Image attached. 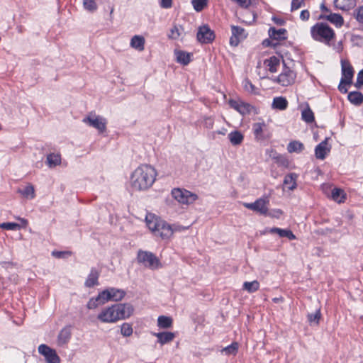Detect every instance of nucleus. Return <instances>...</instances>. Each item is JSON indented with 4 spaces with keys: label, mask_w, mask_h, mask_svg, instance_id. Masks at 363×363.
<instances>
[{
    "label": "nucleus",
    "mask_w": 363,
    "mask_h": 363,
    "mask_svg": "<svg viewBox=\"0 0 363 363\" xmlns=\"http://www.w3.org/2000/svg\"><path fill=\"white\" fill-rule=\"evenodd\" d=\"M145 223L155 236L160 237L163 240L170 238L175 232H182L189 228L177 223L170 225L152 213L146 215Z\"/></svg>",
    "instance_id": "nucleus-1"
},
{
    "label": "nucleus",
    "mask_w": 363,
    "mask_h": 363,
    "mask_svg": "<svg viewBox=\"0 0 363 363\" xmlns=\"http://www.w3.org/2000/svg\"><path fill=\"white\" fill-rule=\"evenodd\" d=\"M157 177L155 169L150 164H140L131 174L130 182L135 191H145L154 184Z\"/></svg>",
    "instance_id": "nucleus-2"
},
{
    "label": "nucleus",
    "mask_w": 363,
    "mask_h": 363,
    "mask_svg": "<svg viewBox=\"0 0 363 363\" xmlns=\"http://www.w3.org/2000/svg\"><path fill=\"white\" fill-rule=\"evenodd\" d=\"M312 38L318 42L330 45L335 38L334 30L327 23L323 22L316 23L311 28Z\"/></svg>",
    "instance_id": "nucleus-3"
},
{
    "label": "nucleus",
    "mask_w": 363,
    "mask_h": 363,
    "mask_svg": "<svg viewBox=\"0 0 363 363\" xmlns=\"http://www.w3.org/2000/svg\"><path fill=\"white\" fill-rule=\"evenodd\" d=\"M172 196L180 204L190 205L198 199L197 194L182 188H174L171 191Z\"/></svg>",
    "instance_id": "nucleus-4"
},
{
    "label": "nucleus",
    "mask_w": 363,
    "mask_h": 363,
    "mask_svg": "<svg viewBox=\"0 0 363 363\" xmlns=\"http://www.w3.org/2000/svg\"><path fill=\"white\" fill-rule=\"evenodd\" d=\"M137 259L139 263L151 269H157L162 266L160 259L151 252L139 250Z\"/></svg>",
    "instance_id": "nucleus-5"
},
{
    "label": "nucleus",
    "mask_w": 363,
    "mask_h": 363,
    "mask_svg": "<svg viewBox=\"0 0 363 363\" xmlns=\"http://www.w3.org/2000/svg\"><path fill=\"white\" fill-rule=\"evenodd\" d=\"M82 122L96 129L99 133H103L106 130L107 124V121L104 117L98 116L94 113H89L82 119Z\"/></svg>",
    "instance_id": "nucleus-6"
},
{
    "label": "nucleus",
    "mask_w": 363,
    "mask_h": 363,
    "mask_svg": "<svg viewBox=\"0 0 363 363\" xmlns=\"http://www.w3.org/2000/svg\"><path fill=\"white\" fill-rule=\"evenodd\" d=\"M269 203V199L267 196H265L257 199L253 203H245L244 206L261 215L267 216Z\"/></svg>",
    "instance_id": "nucleus-7"
},
{
    "label": "nucleus",
    "mask_w": 363,
    "mask_h": 363,
    "mask_svg": "<svg viewBox=\"0 0 363 363\" xmlns=\"http://www.w3.org/2000/svg\"><path fill=\"white\" fill-rule=\"evenodd\" d=\"M296 78V73L289 67H286L284 62L283 69L276 81L281 86H286L294 83Z\"/></svg>",
    "instance_id": "nucleus-8"
},
{
    "label": "nucleus",
    "mask_w": 363,
    "mask_h": 363,
    "mask_svg": "<svg viewBox=\"0 0 363 363\" xmlns=\"http://www.w3.org/2000/svg\"><path fill=\"white\" fill-rule=\"evenodd\" d=\"M40 354L45 357L46 363H60V358L57 354L55 350L51 348L45 344H41L38 347Z\"/></svg>",
    "instance_id": "nucleus-9"
},
{
    "label": "nucleus",
    "mask_w": 363,
    "mask_h": 363,
    "mask_svg": "<svg viewBox=\"0 0 363 363\" xmlns=\"http://www.w3.org/2000/svg\"><path fill=\"white\" fill-rule=\"evenodd\" d=\"M112 296L113 295L109 290H104L96 297L90 298L86 306L89 309H94L99 306L104 305L108 302L111 299Z\"/></svg>",
    "instance_id": "nucleus-10"
},
{
    "label": "nucleus",
    "mask_w": 363,
    "mask_h": 363,
    "mask_svg": "<svg viewBox=\"0 0 363 363\" xmlns=\"http://www.w3.org/2000/svg\"><path fill=\"white\" fill-rule=\"evenodd\" d=\"M215 33L209 26L203 25L199 28L196 38L199 43L202 44L211 43L215 39Z\"/></svg>",
    "instance_id": "nucleus-11"
},
{
    "label": "nucleus",
    "mask_w": 363,
    "mask_h": 363,
    "mask_svg": "<svg viewBox=\"0 0 363 363\" xmlns=\"http://www.w3.org/2000/svg\"><path fill=\"white\" fill-rule=\"evenodd\" d=\"M133 307L130 303L115 304V321L128 318L133 313Z\"/></svg>",
    "instance_id": "nucleus-12"
},
{
    "label": "nucleus",
    "mask_w": 363,
    "mask_h": 363,
    "mask_svg": "<svg viewBox=\"0 0 363 363\" xmlns=\"http://www.w3.org/2000/svg\"><path fill=\"white\" fill-rule=\"evenodd\" d=\"M228 104L242 116L250 114L254 108L251 104L240 99H231L228 101Z\"/></svg>",
    "instance_id": "nucleus-13"
},
{
    "label": "nucleus",
    "mask_w": 363,
    "mask_h": 363,
    "mask_svg": "<svg viewBox=\"0 0 363 363\" xmlns=\"http://www.w3.org/2000/svg\"><path fill=\"white\" fill-rule=\"evenodd\" d=\"M341 66H342V83H345V84H351L352 82V78L354 76V70L353 67L350 65V63L347 60H341Z\"/></svg>",
    "instance_id": "nucleus-14"
},
{
    "label": "nucleus",
    "mask_w": 363,
    "mask_h": 363,
    "mask_svg": "<svg viewBox=\"0 0 363 363\" xmlns=\"http://www.w3.org/2000/svg\"><path fill=\"white\" fill-rule=\"evenodd\" d=\"M232 36L230 38V44L232 46H237L240 40L247 38V33L245 30L240 26H232Z\"/></svg>",
    "instance_id": "nucleus-15"
},
{
    "label": "nucleus",
    "mask_w": 363,
    "mask_h": 363,
    "mask_svg": "<svg viewBox=\"0 0 363 363\" xmlns=\"http://www.w3.org/2000/svg\"><path fill=\"white\" fill-rule=\"evenodd\" d=\"M319 19H325L334 24L337 28L341 27L344 23L342 16L338 13H330L328 14H320Z\"/></svg>",
    "instance_id": "nucleus-16"
},
{
    "label": "nucleus",
    "mask_w": 363,
    "mask_h": 363,
    "mask_svg": "<svg viewBox=\"0 0 363 363\" xmlns=\"http://www.w3.org/2000/svg\"><path fill=\"white\" fill-rule=\"evenodd\" d=\"M329 152L330 148L328 147L327 138L320 143L315 148V155L316 158L320 160H324Z\"/></svg>",
    "instance_id": "nucleus-17"
},
{
    "label": "nucleus",
    "mask_w": 363,
    "mask_h": 363,
    "mask_svg": "<svg viewBox=\"0 0 363 363\" xmlns=\"http://www.w3.org/2000/svg\"><path fill=\"white\" fill-rule=\"evenodd\" d=\"M71 338V330L68 327L62 328L57 335V344L63 346L67 344Z\"/></svg>",
    "instance_id": "nucleus-18"
},
{
    "label": "nucleus",
    "mask_w": 363,
    "mask_h": 363,
    "mask_svg": "<svg viewBox=\"0 0 363 363\" xmlns=\"http://www.w3.org/2000/svg\"><path fill=\"white\" fill-rule=\"evenodd\" d=\"M269 233H277L281 238H287L289 240H295L296 235L289 229H281L279 228H272L267 230Z\"/></svg>",
    "instance_id": "nucleus-19"
},
{
    "label": "nucleus",
    "mask_w": 363,
    "mask_h": 363,
    "mask_svg": "<svg viewBox=\"0 0 363 363\" xmlns=\"http://www.w3.org/2000/svg\"><path fill=\"white\" fill-rule=\"evenodd\" d=\"M17 192L28 200L33 199L35 197V189L31 184H28L25 186L19 188Z\"/></svg>",
    "instance_id": "nucleus-20"
},
{
    "label": "nucleus",
    "mask_w": 363,
    "mask_h": 363,
    "mask_svg": "<svg viewBox=\"0 0 363 363\" xmlns=\"http://www.w3.org/2000/svg\"><path fill=\"white\" fill-rule=\"evenodd\" d=\"M153 335L157 337V342L162 345L172 342L175 337L174 333L172 332L155 333Z\"/></svg>",
    "instance_id": "nucleus-21"
},
{
    "label": "nucleus",
    "mask_w": 363,
    "mask_h": 363,
    "mask_svg": "<svg viewBox=\"0 0 363 363\" xmlns=\"http://www.w3.org/2000/svg\"><path fill=\"white\" fill-rule=\"evenodd\" d=\"M99 277V272L96 269L92 268L85 281V283H84L85 286L91 288V287L98 285L99 284V281H98Z\"/></svg>",
    "instance_id": "nucleus-22"
},
{
    "label": "nucleus",
    "mask_w": 363,
    "mask_h": 363,
    "mask_svg": "<svg viewBox=\"0 0 363 363\" xmlns=\"http://www.w3.org/2000/svg\"><path fill=\"white\" fill-rule=\"evenodd\" d=\"M269 35L273 40H282L287 38L286 30L285 28L276 29L272 27L269 29Z\"/></svg>",
    "instance_id": "nucleus-23"
},
{
    "label": "nucleus",
    "mask_w": 363,
    "mask_h": 363,
    "mask_svg": "<svg viewBox=\"0 0 363 363\" xmlns=\"http://www.w3.org/2000/svg\"><path fill=\"white\" fill-rule=\"evenodd\" d=\"M297 178L298 174L296 173L286 174L284 179V185L290 191L294 190L297 186Z\"/></svg>",
    "instance_id": "nucleus-24"
},
{
    "label": "nucleus",
    "mask_w": 363,
    "mask_h": 363,
    "mask_svg": "<svg viewBox=\"0 0 363 363\" xmlns=\"http://www.w3.org/2000/svg\"><path fill=\"white\" fill-rule=\"evenodd\" d=\"M98 319L104 323L113 322V306L103 310L98 315Z\"/></svg>",
    "instance_id": "nucleus-25"
},
{
    "label": "nucleus",
    "mask_w": 363,
    "mask_h": 363,
    "mask_svg": "<svg viewBox=\"0 0 363 363\" xmlns=\"http://www.w3.org/2000/svg\"><path fill=\"white\" fill-rule=\"evenodd\" d=\"M145 40L142 35H134L130 40V46L138 50L143 51L145 49Z\"/></svg>",
    "instance_id": "nucleus-26"
},
{
    "label": "nucleus",
    "mask_w": 363,
    "mask_h": 363,
    "mask_svg": "<svg viewBox=\"0 0 363 363\" xmlns=\"http://www.w3.org/2000/svg\"><path fill=\"white\" fill-rule=\"evenodd\" d=\"M184 33V28L181 25L174 24L167 35L169 39L178 40Z\"/></svg>",
    "instance_id": "nucleus-27"
},
{
    "label": "nucleus",
    "mask_w": 363,
    "mask_h": 363,
    "mask_svg": "<svg viewBox=\"0 0 363 363\" xmlns=\"http://www.w3.org/2000/svg\"><path fill=\"white\" fill-rule=\"evenodd\" d=\"M288 107V101L283 96H277L273 99L272 108L273 109H277L284 111Z\"/></svg>",
    "instance_id": "nucleus-28"
},
{
    "label": "nucleus",
    "mask_w": 363,
    "mask_h": 363,
    "mask_svg": "<svg viewBox=\"0 0 363 363\" xmlns=\"http://www.w3.org/2000/svg\"><path fill=\"white\" fill-rule=\"evenodd\" d=\"M355 4V0H334L335 6L343 11H347L353 8Z\"/></svg>",
    "instance_id": "nucleus-29"
},
{
    "label": "nucleus",
    "mask_w": 363,
    "mask_h": 363,
    "mask_svg": "<svg viewBox=\"0 0 363 363\" xmlns=\"http://www.w3.org/2000/svg\"><path fill=\"white\" fill-rule=\"evenodd\" d=\"M61 163V155L59 153H50L47 155L46 164L50 168H54Z\"/></svg>",
    "instance_id": "nucleus-30"
},
{
    "label": "nucleus",
    "mask_w": 363,
    "mask_h": 363,
    "mask_svg": "<svg viewBox=\"0 0 363 363\" xmlns=\"http://www.w3.org/2000/svg\"><path fill=\"white\" fill-rule=\"evenodd\" d=\"M175 55L177 62L187 65L191 62V54L182 50H176Z\"/></svg>",
    "instance_id": "nucleus-31"
},
{
    "label": "nucleus",
    "mask_w": 363,
    "mask_h": 363,
    "mask_svg": "<svg viewBox=\"0 0 363 363\" xmlns=\"http://www.w3.org/2000/svg\"><path fill=\"white\" fill-rule=\"evenodd\" d=\"M301 119L307 123H311L315 120L314 113L308 104L301 111Z\"/></svg>",
    "instance_id": "nucleus-32"
},
{
    "label": "nucleus",
    "mask_w": 363,
    "mask_h": 363,
    "mask_svg": "<svg viewBox=\"0 0 363 363\" xmlns=\"http://www.w3.org/2000/svg\"><path fill=\"white\" fill-rule=\"evenodd\" d=\"M266 127H267V125L264 122L255 123L253 124L252 130H253L255 137L257 140L264 139L263 132Z\"/></svg>",
    "instance_id": "nucleus-33"
},
{
    "label": "nucleus",
    "mask_w": 363,
    "mask_h": 363,
    "mask_svg": "<svg viewBox=\"0 0 363 363\" xmlns=\"http://www.w3.org/2000/svg\"><path fill=\"white\" fill-rule=\"evenodd\" d=\"M228 139L233 145H238L243 141L244 136L238 130H234L228 134Z\"/></svg>",
    "instance_id": "nucleus-34"
},
{
    "label": "nucleus",
    "mask_w": 363,
    "mask_h": 363,
    "mask_svg": "<svg viewBox=\"0 0 363 363\" xmlns=\"http://www.w3.org/2000/svg\"><path fill=\"white\" fill-rule=\"evenodd\" d=\"M239 344L237 342H232L230 345L220 350V353L227 356H235L238 352Z\"/></svg>",
    "instance_id": "nucleus-35"
},
{
    "label": "nucleus",
    "mask_w": 363,
    "mask_h": 363,
    "mask_svg": "<svg viewBox=\"0 0 363 363\" xmlns=\"http://www.w3.org/2000/svg\"><path fill=\"white\" fill-rule=\"evenodd\" d=\"M347 99L352 104L359 106L363 102V94L359 91H351L348 94Z\"/></svg>",
    "instance_id": "nucleus-36"
},
{
    "label": "nucleus",
    "mask_w": 363,
    "mask_h": 363,
    "mask_svg": "<svg viewBox=\"0 0 363 363\" xmlns=\"http://www.w3.org/2000/svg\"><path fill=\"white\" fill-rule=\"evenodd\" d=\"M303 150H304L303 144L298 140L291 141L287 145V150L289 153H292V152L300 153Z\"/></svg>",
    "instance_id": "nucleus-37"
},
{
    "label": "nucleus",
    "mask_w": 363,
    "mask_h": 363,
    "mask_svg": "<svg viewBox=\"0 0 363 363\" xmlns=\"http://www.w3.org/2000/svg\"><path fill=\"white\" fill-rule=\"evenodd\" d=\"M242 85L245 91L255 95L259 94V89L256 87L248 78L243 79Z\"/></svg>",
    "instance_id": "nucleus-38"
},
{
    "label": "nucleus",
    "mask_w": 363,
    "mask_h": 363,
    "mask_svg": "<svg viewBox=\"0 0 363 363\" xmlns=\"http://www.w3.org/2000/svg\"><path fill=\"white\" fill-rule=\"evenodd\" d=\"M101 0H83L84 9L89 12H94Z\"/></svg>",
    "instance_id": "nucleus-39"
},
{
    "label": "nucleus",
    "mask_w": 363,
    "mask_h": 363,
    "mask_svg": "<svg viewBox=\"0 0 363 363\" xmlns=\"http://www.w3.org/2000/svg\"><path fill=\"white\" fill-rule=\"evenodd\" d=\"M242 289L249 293H254L259 289V283L257 281H245L243 284Z\"/></svg>",
    "instance_id": "nucleus-40"
},
{
    "label": "nucleus",
    "mask_w": 363,
    "mask_h": 363,
    "mask_svg": "<svg viewBox=\"0 0 363 363\" xmlns=\"http://www.w3.org/2000/svg\"><path fill=\"white\" fill-rule=\"evenodd\" d=\"M172 325V319L170 317L160 315L157 319V325L161 328H169Z\"/></svg>",
    "instance_id": "nucleus-41"
},
{
    "label": "nucleus",
    "mask_w": 363,
    "mask_h": 363,
    "mask_svg": "<svg viewBox=\"0 0 363 363\" xmlns=\"http://www.w3.org/2000/svg\"><path fill=\"white\" fill-rule=\"evenodd\" d=\"M191 3L196 12H201L207 7L208 0H191Z\"/></svg>",
    "instance_id": "nucleus-42"
},
{
    "label": "nucleus",
    "mask_w": 363,
    "mask_h": 363,
    "mask_svg": "<svg viewBox=\"0 0 363 363\" xmlns=\"http://www.w3.org/2000/svg\"><path fill=\"white\" fill-rule=\"evenodd\" d=\"M331 197L334 201L338 203L343 202L345 199L344 191L341 189L335 188L331 192Z\"/></svg>",
    "instance_id": "nucleus-43"
},
{
    "label": "nucleus",
    "mask_w": 363,
    "mask_h": 363,
    "mask_svg": "<svg viewBox=\"0 0 363 363\" xmlns=\"http://www.w3.org/2000/svg\"><path fill=\"white\" fill-rule=\"evenodd\" d=\"M279 65V60L276 57H272L269 59L267 67H269V72L274 73L277 71V66Z\"/></svg>",
    "instance_id": "nucleus-44"
},
{
    "label": "nucleus",
    "mask_w": 363,
    "mask_h": 363,
    "mask_svg": "<svg viewBox=\"0 0 363 363\" xmlns=\"http://www.w3.org/2000/svg\"><path fill=\"white\" fill-rule=\"evenodd\" d=\"M0 228L7 230H17L21 228V225L16 223H0Z\"/></svg>",
    "instance_id": "nucleus-45"
},
{
    "label": "nucleus",
    "mask_w": 363,
    "mask_h": 363,
    "mask_svg": "<svg viewBox=\"0 0 363 363\" xmlns=\"http://www.w3.org/2000/svg\"><path fill=\"white\" fill-rule=\"evenodd\" d=\"M121 333L125 337H129L133 333L132 325L129 323H125L121 327Z\"/></svg>",
    "instance_id": "nucleus-46"
},
{
    "label": "nucleus",
    "mask_w": 363,
    "mask_h": 363,
    "mask_svg": "<svg viewBox=\"0 0 363 363\" xmlns=\"http://www.w3.org/2000/svg\"><path fill=\"white\" fill-rule=\"evenodd\" d=\"M321 317L320 310L318 309L314 313H311L308 315V320L310 323L315 322L317 324L319 323V320Z\"/></svg>",
    "instance_id": "nucleus-47"
},
{
    "label": "nucleus",
    "mask_w": 363,
    "mask_h": 363,
    "mask_svg": "<svg viewBox=\"0 0 363 363\" xmlns=\"http://www.w3.org/2000/svg\"><path fill=\"white\" fill-rule=\"evenodd\" d=\"M354 16L359 23L363 24V5L354 10Z\"/></svg>",
    "instance_id": "nucleus-48"
},
{
    "label": "nucleus",
    "mask_w": 363,
    "mask_h": 363,
    "mask_svg": "<svg viewBox=\"0 0 363 363\" xmlns=\"http://www.w3.org/2000/svg\"><path fill=\"white\" fill-rule=\"evenodd\" d=\"M276 162L284 167H288L289 162L287 158H286L284 156L281 155H277L276 157H274Z\"/></svg>",
    "instance_id": "nucleus-49"
},
{
    "label": "nucleus",
    "mask_w": 363,
    "mask_h": 363,
    "mask_svg": "<svg viewBox=\"0 0 363 363\" xmlns=\"http://www.w3.org/2000/svg\"><path fill=\"white\" fill-rule=\"evenodd\" d=\"M203 125L207 129H211L213 127L214 119L210 116H205L203 121Z\"/></svg>",
    "instance_id": "nucleus-50"
},
{
    "label": "nucleus",
    "mask_w": 363,
    "mask_h": 363,
    "mask_svg": "<svg viewBox=\"0 0 363 363\" xmlns=\"http://www.w3.org/2000/svg\"><path fill=\"white\" fill-rule=\"evenodd\" d=\"M282 214L283 211L281 209H273L270 211H268L266 216L279 218Z\"/></svg>",
    "instance_id": "nucleus-51"
},
{
    "label": "nucleus",
    "mask_w": 363,
    "mask_h": 363,
    "mask_svg": "<svg viewBox=\"0 0 363 363\" xmlns=\"http://www.w3.org/2000/svg\"><path fill=\"white\" fill-rule=\"evenodd\" d=\"M303 5H304L303 0H292L291 6V11H293L294 10H297L298 9L301 8Z\"/></svg>",
    "instance_id": "nucleus-52"
},
{
    "label": "nucleus",
    "mask_w": 363,
    "mask_h": 363,
    "mask_svg": "<svg viewBox=\"0 0 363 363\" xmlns=\"http://www.w3.org/2000/svg\"><path fill=\"white\" fill-rule=\"evenodd\" d=\"M125 295V291L122 289H115V301H121Z\"/></svg>",
    "instance_id": "nucleus-53"
},
{
    "label": "nucleus",
    "mask_w": 363,
    "mask_h": 363,
    "mask_svg": "<svg viewBox=\"0 0 363 363\" xmlns=\"http://www.w3.org/2000/svg\"><path fill=\"white\" fill-rule=\"evenodd\" d=\"M355 86L358 88L363 86V69L357 74V82Z\"/></svg>",
    "instance_id": "nucleus-54"
},
{
    "label": "nucleus",
    "mask_w": 363,
    "mask_h": 363,
    "mask_svg": "<svg viewBox=\"0 0 363 363\" xmlns=\"http://www.w3.org/2000/svg\"><path fill=\"white\" fill-rule=\"evenodd\" d=\"M160 5L163 9H169L172 5V0H160Z\"/></svg>",
    "instance_id": "nucleus-55"
},
{
    "label": "nucleus",
    "mask_w": 363,
    "mask_h": 363,
    "mask_svg": "<svg viewBox=\"0 0 363 363\" xmlns=\"http://www.w3.org/2000/svg\"><path fill=\"white\" fill-rule=\"evenodd\" d=\"M310 18V13L308 10H303L300 13V18L303 21H308Z\"/></svg>",
    "instance_id": "nucleus-56"
},
{
    "label": "nucleus",
    "mask_w": 363,
    "mask_h": 363,
    "mask_svg": "<svg viewBox=\"0 0 363 363\" xmlns=\"http://www.w3.org/2000/svg\"><path fill=\"white\" fill-rule=\"evenodd\" d=\"M52 255L56 258H63L65 255H69V252L62 251H53Z\"/></svg>",
    "instance_id": "nucleus-57"
},
{
    "label": "nucleus",
    "mask_w": 363,
    "mask_h": 363,
    "mask_svg": "<svg viewBox=\"0 0 363 363\" xmlns=\"http://www.w3.org/2000/svg\"><path fill=\"white\" fill-rule=\"evenodd\" d=\"M347 84L345 83H342V80H340V84L338 86L339 91L342 94H346L347 92V88L346 87Z\"/></svg>",
    "instance_id": "nucleus-58"
},
{
    "label": "nucleus",
    "mask_w": 363,
    "mask_h": 363,
    "mask_svg": "<svg viewBox=\"0 0 363 363\" xmlns=\"http://www.w3.org/2000/svg\"><path fill=\"white\" fill-rule=\"evenodd\" d=\"M16 218L21 222V228H26L28 225V221L26 218L21 217H16Z\"/></svg>",
    "instance_id": "nucleus-59"
},
{
    "label": "nucleus",
    "mask_w": 363,
    "mask_h": 363,
    "mask_svg": "<svg viewBox=\"0 0 363 363\" xmlns=\"http://www.w3.org/2000/svg\"><path fill=\"white\" fill-rule=\"evenodd\" d=\"M320 10L323 13H324L323 14H328L331 13L330 9L324 4L320 5Z\"/></svg>",
    "instance_id": "nucleus-60"
},
{
    "label": "nucleus",
    "mask_w": 363,
    "mask_h": 363,
    "mask_svg": "<svg viewBox=\"0 0 363 363\" xmlns=\"http://www.w3.org/2000/svg\"><path fill=\"white\" fill-rule=\"evenodd\" d=\"M274 22L277 25H283L284 23V21L280 18L273 17Z\"/></svg>",
    "instance_id": "nucleus-61"
},
{
    "label": "nucleus",
    "mask_w": 363,
    "mask_h": 363,
    "mask_svg": "<svg viewBox=\"0 0 363 363\" xmlns=\"http://www.w3.org/2000/svg\"><path fill=\"white\" fill-rule=\"evenodd\" d=\"M274 302L277 303L278 301H279V298H274L273 299Z\"/></svg>",
    "instance_id": "nucleus-62"
},
{
    "label": "nucleus",
    "mask_w": 363,
    "mask_h": 363,
    "mask_svg": "<svg viewBox=\"0 0 363 363\" xmlns=\"http://www.w3.org/2000/svg\"><path fill=\"white\" fill-rule=\"evenodd\" d=\"M267 42V45H268V44H269V42L268 40H264V43H264V44H265Z\"/></svg>",
    "instance_id": "nucleus-63"
}]
</instances>
